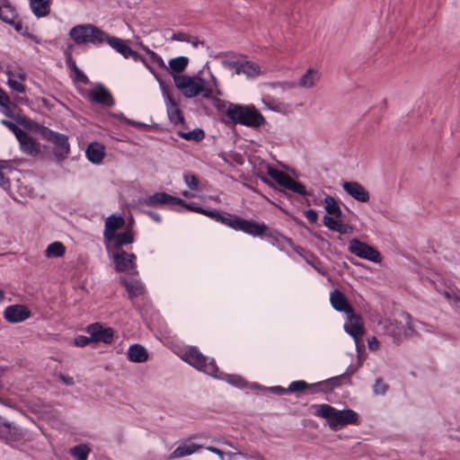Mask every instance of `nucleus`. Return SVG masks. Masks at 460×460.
I'll list each match as a JSON object with an SVG mask.
<instances>
[{
  "label": "nucleus",
  "mask_w": 460,
  "mask_h": 460,
  "mask_svg": "<svg viewBox=\"0 0 460 460\" xmlns=\"http://www.w3.org/2000/svg\"><path fill=\"white\" fill-rule=\"evenodd\" d=\"M214 107L225 125H242L259 128L267 124L265 117L253 104L234 103L223 99H215Z\"/></svg>",
  "instance_id": "1"
},
{
  "label": "nucleus",
  "mask_w": 460,
  "mask_h": 460,
  "mask_svg": "<svg viewBox=\"0 0 460 460\" xmlns=\"http://www.w3.org/2000/svg\"><path fill=\"white\" fill-rule=\"evenodd\" d=\"M68 35L76 45L87 43L101 45L103 42H107L109 46L122 55L123 58L129 51L128 40L111 36L92 23L75 25L70 29Z\"/></svg>",
  "instance_id": "2"
},
{
  "label": "nucleus",
  "mask_w": 460,
  "mask_h": 460,
  "mask_svg": "<svg viewBox=\"0 0 460 460\" xmlns=\"http://www.w3.org/2000/svg\"><path fill=\"white\" fill-rule=\"evenodd\" d=\"M311 408L315 409L316 417L326 420L329 428L333 431H338L347 425L359 424L358 414L350 408L338 410L327 403L313 404Z\"/></svg>",
  "instance_id": "3"
},
{
  "label": "nucleus",
  "mask_w": 460,
  "mask_h": 460,
  "mask_svg": "<svg viewBox=\"0 0 460 460\" xmlns=\"http://www.w3.org/2000/svg\"><path fill=\"white\" fill-rule=\"evenodd\" d=\"M188 211L204 215L216 222L225 225L234 231L244 232L248 219L234 213L213 208H204L195 201H189Z\"/></svg>",
  "instance_id": "4"
},
{
  "label": "nucleus",
  "mask_w": 460,
  "mask_h": 460,
  "mask_svg": "<svg viewBox=\"0 0 460 460\" xmlns=\"http://www.w3.org/2000/svg\"><path fill=\"white\" fill-rule=\"evenodd\" d=\"M188 211L204 215L216 222L225 225L234 231L244 232L248 219L234 213L213 208H204L195 201H189Z\"/></svg>",
  "instance_id": "5"
},
{
  "label": "nucleus",
  "mask_w": 460,
  "mask_h": 460,
  "mask_svg": "<svg viewBox=\"0 0 460 460\" xmlns=\"http://www.w3.org/2000/svg\"><path fill=\"white\" fill-rule=\"evenodd\" d=\"M243 233L253 237L265 238L271 245L277 246L280 251L284 250L283 242L287 243L292 249L296 246L292 238L283 234L278 229L268 226L264 222H259L252 218L248 219Z\"/></svg>",
  "instance_id": "6"
},
{
  "label": "nucleus",
  "mask_w": 460,
  "mask_h": 460,
  "mask_svg": "<svg viewBox=\"0 0 460 460\" xmlns=\"http://www.w3.org/2000/svg\"><path fill=\"white\" fill-rule=\"evenodd\" d=\"M188 203L189 201L165 191H157L146 198H139L137 199V205L140 206H147L155 208L169 207L171 209L180 213L187 210Z\"/></svg>",
  "instance_id": "7"
},
{
  "label": "nucleus",
  "mask_w": 460,
  "mask_h": 460,
  "mask_svg": "<svg viewBox=\"0 0 460 460\" xmlns=\"http://www.w3.org/2000/svg\"><path fill=\"white\" fill-rule=\"evenodd\" d=\"M382 333L393 338L395 345H400L404 340L412 336H420V333L414 329L411 323L406 326L396 319L385 318L378 322Z\"/></svg>",
  "instance_id": "8"
},
{
  "label": "nucleus",
  "mask_w": 460,
  "mask_h": 460,
  "mask_svg": "<svg viewBox=\"0 0 460 460\" xmlns=\"http://www.w3.org/2000/svg\"><path fill=\"white\" fill-rule=\"evenodd\" d=\"M37 127V132L42 137V138L51 142L54 145L53 155H55L57 161L62 162L66 159L70 153L68 137L65 134L54 131L44 125Z\"/></svg>",
  "instance_id": "9"
},
{
  "label": "nucleus",
  "mask_w": 460,
  "mask_h": 460,
  "mask_svg": "<svg viewBox=\"0 0 460 460\" xmlns=\"http://www.w3.org/2000/svg\"><path fill=\"white\" fill-rule=\"evenodd\" d=\"M156 80L162 91L163 97L167 108V116L169 120L174 125H181L182 128H188L182 111L179 108L178 101L172 96L171 88L162 78Z\"/></svg>",
  "instance_id": "10"
},
{
  "label": "nucleus",
  "mask_w": 460,
  "mask_h": 460,
  "mask_svg": "<svg viewBox=\"0 0 460 460\" xmlns=\"http://www.w3.org/2000/svg\"><path fill=\"white\" fill-rule=\"evenodd\" d=\"M208 82L199 75L190 76L183 75L174 76V85L187 99L195 98L200 95L203 87H206Z\"/></svg>",
  "instance_id": "11"
},
{
  "label": "nucleus",
  "mask_w": 460,
  "mask_h": 460,
  "mask_svg": "<svg viewBox=\"0 0 460 460\" xmlns=\"http://www.w3.org/2000/svg\"><path fill=\"white\" fill-rule=\"evenodd\" d=\"M133 217L130 218L128 224L123 231L114 234L110 238L103 240L107 251L110 252H121L125 251L123 246L131 244L135 242V233L133 231Z\"/></svg>",
  "instance_id": "12"
},
{
  "label": "nucleus",
  "mask_w": 460,
  "mask_h": 460,
  "mask_svg": "<svg viewBox=\"0 0 460 460\" xmlns=\"http://www.w3.org/2000/svg\"><path fill=\"white\" fill-rule=\"evenodd\" d=\"M348 250L351 254L374 263H381L383 260L382 254L376 248L357 237L349 240Z\"/></svg>",
  "instance_id": "13"
},
{
  "label": "nucleus",
  "mask_w": 460,
  "mask_h": 460,
  "mask_svg": "<svg viewBox=\"0 0 460 460\" xmlns=\"http://www.w3.org/2000/svg\"><path fill=\"white\" fill-rule=\"evenodd\" d=\"M111 258L116 272H123L133 276L138 274L137 269V256L133 252H128L126 251L112 252Z\"/></svg>",
  "instance_id": "14"
},
{
  "label": "nucleus",
  "mask_w": 460,
  "mask_h": 460,
  "mask_svg": "<svg viewBox=\"0 0 460 460\" xmlns=\"http://www.w3.org/2000/svg\"><path fill=\"white\" fill-rule=\"evenodd\" d=\"M347 321L344 323L345 332L352 337L356 343L357 350H361L360 341L365 334L364 321L359 314H357L355 310L348 313Z\"/></svg>",
  "instance_id": "15"
},
{
  "label": "nucleus",
  "mask_w": 460,
  "mask_h": 460,
  "mask_svg": "<svg viewBox=\"0 0 460 460\" xmlns=\"http://www.w3.org/2000/svg\"><path fill=\"white\" fill-rule=\"evenodd\" d=\"M24 430L0 416V440L7 445L19 442L24 438Z\"/></svg>",
  "instance_id": "16"
},
{
  "label": "nucleus",
  "mask_w": 460,
  "mask_h": 460,
  "mask_svg": "<svg viewBox=\"0 0 460 460\" xmlns=\"http://www.w3.org/2000/svg\"><path fill=\"white\" fill-rule=\"evenodd\" d=\"M85 332L92 336L94 343L111 344L113 342L115 331L111 327L105 326L101 322L89 324L85 328Z\"/></svg>",
  "instance_id": "17"
},
{
  "label": "nucleus",
  "mask_w": 460,
  "mask_h": 460,
  "mask_svg": "<svg viewBox=\"0 0 460 460\" xmlns=\"http://www.w3.org/2000/svg\"><path fill=\"white\" fill-rule=\"evenodd\" d=\"M222 65L229 69H234V74H244L248 77H255L261 74V66L253 61L222 60Z\"/></svg>",
  "instance_id": "18"
},
{
  "label": "nucleus",
  "mask_w": 460,
  "mask_h": 460,
  "mask_svg": "<svg viewBox=\"0 0 460 460\" xmlns=\"http://www.w3.org/2000/svg\"><path fill=\"white\" fill-rule=\"evenodd\" d=\"M88 99L91 102L101 104L106 107H111L115 104V100L111 93L101 83L88 92Z\"/></svg>",
  "instance_id": "19"
},
{
  "label": "nucleus",
  "mask_w": 460,
  "mask_h": 460,
  "mask_svg": "<svg viewBox=\"0 0 460 460\" xmlns=\"http://www.w3.org/2000/svg\"><path fill=\"white\" fill-rule=\"evenodd\" d=\"M31 315L30 308L26 305L15 304L8 305L4 311V318L10 323H22Z\"/></svg>",
  "instance_id": "20"
},
{
  "label": "nucleus",
  "mask_w": 460,
  "mask_h": 460,
  "mask_svg": "<svg viewBox=\"0 0 460 460\" xmlns=\"http://www.w3.org/2000/svg\"><path fill=\"white\" fill-rule=\"evenodd\" d=\"M293 251L301 256L306 263L314 268L320 275L323 277H328V279L331 280L328 270L323 266V262L319 257L312 251L305 249L297 244L294 246Z\"/></svg>",
  "instance_id": "21"
},
{
  "label": "nucleus",
  "mask_w": 460,
  "mask_h": 460,
  "mask_svg": "<svg viewBox=\"0 0 460 460\" xmlns=\"http://www.w3.org/2000/svg\"><path fill=\"white\" fill-rule=\"evenodd\" d=\"M181 359L200 371L207 367L208 358L207 356L203 355L197 347L191 346L182 354Z\"/></svg>",
  "instance_id": "22"
},
{
  "label": "nucleus",
  "mask_w": 460,
  "mask_h": 460,
  "mask_svg": "<svg viewBox=\"0 0 460 460\" xmlns=\"http://www.w3.org/2000/svg\"><path fill=\"white\" fill-rule=\"evenodd\" d=\"M342 188L344 191L357 201L365 203L370 199L368 190L358 181H343Z\"/></svg>",
  "instance_id": "23"
},
{
  "label": "nucleus",
  "mask_w": 460,
  "mask_h": 460,
  "mask_svg": "<svg viewBox=\"0 0 460 460\" xmlns=\"http://www.w3.org/2000/svg\"><path fill=\"white\" fill-rule=\"evenodd\" d=\"M3 114L14 120L16 124L22 126L26 131H35L37 132L38 127L41 126V124L32 120L28 116L22 114V111H13V109L6 108L5 111H3Z\"/></svg>",
  "instance_id": "24"
},
{
  "label": "nucleus",
  "mask_w": 460,
  "mask_h": 460,
  "mask_svg": "<svg viewBox=\"0 0 460 460\" xmlns=\"http://www.w3.org/2000/svg\"><path fill=\"white\" fill-rule=\"evenodd\" d=\"M330 302L332 306L338 312L347 314L354 310L346 295L339 288H335L331 292Z\"/></svg>",
  "instance_id": "25"
},
{
  "label": "nucleus",
  "mask_w": 460,
  "mask_h": 460,
  "mask_svg": "<svg viewBox=\"0 0 460 460\" xmlns=\"http://www.w3.org/2000/svg\"><path fill=\"white\" fill-rule=\"evenodd\" d=\"M125 226V217L119 214H111L105 220L103 240L110 238L118 230L121 229Z\"/></svg>",
  "instance_id": "26"
},
{
  "label": "nucleus",
  "mask_w": 460,
  "mask_h": 460,
  "mask_svg": "<svg viewBox=\"0 0 460 460\" xmlns=\"http://www.w3.org/2000/svg\"><path fill=\"white\" fill-rule=\"evenodd\" d=\"M270 204H273L274 206H276L283 214L287 215L288 217H289L293 221L294 223L299 226V227H302V228H305L311 235H313L318 242H320L321 243H327V240L321 234H319L318 232H315L314 231L312 228H310L308 226H306V224L302 220L300 219L299 217L292 215L288 209H286L285 208H283L282 206H280L279 204L270 200L269 198L267 197H264Z\"/></svg>",
  "instance_id": "27"
},
{
  "label": "nucleus",
  "mask_w": 460,
  "mask_h": 460,
  "mask_svg": "<svg viewBox=\"0 0 460 460\" xmlns=\"http://www.w3.org/2000/svg\"><path fill=\"white\" fill-rule=\"evenodd\" d=\"M323 224L329 230L338 232L341 235L352 234L354 231V227L351 225L344 223L342 219H334L330 216H323Z\"/></svg>",
  "instance_id": "28"
},
{
  "label": "nucleus",
  "mask_w": 460,
  "mask_h": 460,
  "mask_svg": "<svg viewBox=\"0 0 460 460\" xmlns=\"http://www.w3.org/2000/svg\"><path fill=\"white\" fill-rule=\"evenodd\" d=\"M85 156L93 164H99L105 156V146L100 142L92 141L85 150Z\"/></svg>",
  "instance_id": "29"
},
{
  "label": "nucleus",
  "mask_w": 460,
  "mask_h": 460,
  "mask_svg": "<svg viewBox=\"0 0 460 460\" xmlns=\"http://www.w3.org/2000/svg\"><path fill=\"white\" fill-rule=\"evenodd\" d=\"M119 284L125 288L130 300L142 296L146 292L145 286L138 279L128 280L125 277H119Z\"/></svg>",
  "instance_id": "30"
},
{
  "label": "nucleus",
  "mask_w": 460,
  "mask_h": 460,
  "mask_svg": "<svg viewBox=\"0 0 460 460\" xmlns=\"http://www.w3.org/2000/svg\"><path fill=\"white\" fill-rule=\"evenodd\" d=\"M189 65V58L187 57H177L169 60V66H166L165 71H167L172 79L174 76H181Z\"/></svg>",
  "instance_id": "31"
},
{
  "label": "nucleus",
  "mask_w": 460,
  "mask_h": 460,
  "mask_svg": "<svg viewBox=\"0 0 460 460\" xmlns=\"http://www.w3.org/2000/svg\"><path fill=\"white\" fill-rule=\"evenodd\" d=\"M261 164H266L267 174L280 187L285 189L290 179L292 178L289 174L279 170L272 164H267L261 160Z\"/></svg>",
  "instance_id": "32"
},
{
  "label": "nucleus",
  "mask_w": 460,
  "mask_h": 460,
  "mask_svg": "<svg viewBox=\"0 0 460 460\" xmlns=\"http://www.w3.org/2000/svg\"><path fill=\"white\" fill-rule=\"evenodd\" d=\"M127 358L130 362L144 363L148 360L149 354L144 346L135 343L129 346Z\"/></svg>",
  "instance_id": "33"
},
{
  "label": "nucleus",
  "mask_w": 460,
  "mask_h": 460,
  "mask_svg": "<svg viewBox=\"0 0 460 460\" xmlns=\"http://www.w3.org/2000/svg\"><path fill=\"white\" fill-rule=\"evenodd\" d=\"M20 145L21 150L32 157L38 156L41 153L40 144L31 136H28L25 139H22Z\"/></svg>",
  "instance_id": "34"
},
{
  "label": "nucleus",
  "mask_w": 460,
  "mask_h": 460,
  "mask_svg": "<svg viewBox=\"0 0 460 460\" xmlns=\"http://www.w3.org/2000/svg\"><path fill=\"white\" fill-rule=\"evenodd\" d=\"M203 448L202 445L191 443V444H181L178 446L169 456V459L180 458L187 456H190L198 450Z\"/></svg>",
  "instance_id": "35"
},
{
  "label": "nucleus",
  "mask_w": 460,
  "mask_h": 460,
  "mask_svg": "<svg viewBox=\"0 0 460 460\" xmlns=\"http://www.w3.org/2000/svg\"><path fill=\"white\" fill-rule=\"evenodd\" d=\"M30 6L36 17H45L50 12V0H30Z\"/></svg>",
  "instance_id": "36"
},
{
  "label": "nucleus",
  "mask_w": 460,
  "mask_h": 460,
  "mask_svg": "<svg viewBox=\"0 0 460 460\" xmlns=\"http://www.w3.org/2000/svg\"><path fill=\"white\" fill-rule=\"evenodd\" d=\"M314 205H324V209L327 213L326 216L333 214V212L340 208V201L332 196L326 195L323 199H318L317 198L313 199Z\"/></svg>",
  "instance_id": "37"
},
{
  "label": "nucleus",
  "mask_w": 460,
  "mask_h": 460,
  "mask_svg": "<svg viewBox=\"0 0 460 460\" xmlns=\"http://www.w3.org/2000/svg\"><path fill=\"white\" fill-rule=\"evenodd\" d=\"M177 136L187 141L200 142L205 138V131L200 128H196L190 131L178 130Z\"/></svg>",
  "instance_id": "38"
},
{
  "label": "nucleus",
  "mask_w": 460,
  "mask_h": 460,
  "mask_svg": "<svg viewBox=\"0 0 460 460\" xmlns=\"http://www.w3.org/2000/svg\"><path fill=\"white\" fill-rule=\"evenodd\" d=\"M319 73L314 68H308L306 72L299 79V85L305 88H311L314 85L315 81L319 80Z\"/></svg>",
  "instance_id": "39"
},
{
  "label": "nucleus",
  "mask_w": 460,
  "mask_h": 460,
  "mask_svg": "<svg viewBox=\"0 0 460 460\" xmlns=\"http://www.w3.org/2000/svg\"><path fill=\"white\" fill-rule=\"evenodd\" d=\"M66 253V246L61 242H53L49 243L45 250V256L50 258H60Z\"/></svg>",
  "instance_id": "40"
},
{
  "label": "nucleus",
  "mask_w": 460,
  "mask_h": 460,
  "mask_svg": "<svg viewBox=\"0 0 460 460\" xmlns=\"http://www.w3.org/2000/svg\"><path fill=\"white\" fill-rule=\"evenodd\" d=\"M322 386L321 393L324 394H328L333 392V390L337 387L341 386L342 385V376H336L330 378H327L326 380L321 381Z\"/></svg>",
  "instance_id": "41"
},
{
  "label": "nucleus",
  "mask_w": 460,
  "mask_h": 460,
  "mask_svg": "<svg viewBox=\"0 0 460 460\" xmlns=\"http://www.w3.org/2000/svg\"><path fill=\"white\" fill-rule=\"evenodd\" d=\"M285 190L296 193L302 197L313 196L312 191L306 190L305 184L299 181L291 178Z\"/></svg>",
  "instance_id": "42"
},
{
  "label": "nucleus",
  "mask_w": 460,
  "mask_h": 460,
  "mask_svg": "<svg viewBox=\"0 0 460 460\" xmlns=\"http://www.w3.org/2000/svg\"><path fill=\"white\" fill-rule=\"evenodd\" d=\"M91 448L86 444H78L69 449V454L75 460H87Z\"/></svg>",
  "instance_id": "43"
},
{
  "label": "nucleus",
  "mask_w": 460,
  "mask_h": 460,
  "mask_svg": "<svg viewBox=\"0 0 460 460\" xmlns=\"http://www.w3.org/2000/svg\"><path fill=\"white\" fill-rule=\"evenodd\" d=\"M222 380L226 381L229 385L239 389H244L248 385V381L242 376L236 374L225 373Z\"/></svg>",
  "instance_id": "44"
},
{
  "label": "nucleus",
  "mask_w": 460,
  "mask_h": 460,
  "mask_svg": "<svg viewBox=\"0 0 460 460\" xmlns=\"http://www.w3.org/2000/svg\"><path fill=\"white\" fill-rule=\"evenodd\" d=\"M0 107L2 112L3 111H5L6 108L13 109V112L15 111H22L14 100L11 101L10 96L4 90L0 93Z\"/></svg>",
  "instance_id": "45"
},
{
  "label": "nucleus",
  "mask_w": 460,
  "mask_h": 460,
  "mask_svg": "<svg viewBox=\"0 0 460 460\" xmlns=\"http://www.w3.org/2000/svg\"><path fill=\"white\" fill-rule=\"evenodd\" d=\"M200 371L218 380L223 379L225 375L224 372L219 371L214 358H211L209 362L207 361V367Z\"/></svg>",
  "instance_id": "46"
},
{
  "label": "nucleus",
  "mask_w": 460,
  "mask_h": 460,
  "mask_svg": "<svg viewBox=\"0 0 460 460\" xmlns=\"http://www.w3.org/2000/svg\"><path fill=\"white\" fill-rule=\"evenodd\" d=\"M4 22L9 24L12 26L17 32L21 33L22 35V32L24 31V28L22 26V22L21 19H19V15L15 10V8L13 10V12L10 13L7 19H4Z\"/></svg>",
  "instance_id": "47"
},
{
  "label": "nucleus",
  "mask_w": 460,
  "mask_h": 460,
  "mask_svg": "<svg viewBox=\"0 0 460 460\" xmlns=\"http://www.w3.org/2000/svg\"><path fill=\"white\" fill-rule=\"evenodd\" d=\"M261 101L265 104V106L272 111L284 112L286 111L285 103L278 102L270 96L263 97Z\"/></svg>",
  "instance_id": "48"
},
{
  "label": "nucleus",
  "mask_w": 460,
  "mask_h": 460,
  "mask_svg": "<svg viewBox=\"0 0 460 460\" xmlns=\"http://www.w3.org/2000/svg\"><path fill=\"white\" fill-rule=\"evenodd\" d=\"M139 46L149 56L153 63H155L161 69H166L164 61L156 52L150 49L147 46H145L142 42L139 43Z\"/></svg>",
  "instance_id": "49"
},
{
  "label": "nucleus",
  "mask_w": 460,
  "mask_h": 460,
  "mask_svg": "<svg viewBox=\"0 0 460 460\" xmlns=\"http://www.w3.org/2000/svg\"><path fill=\"white\" fill-rule=\"evenodd\" d=\"M4 170L12 172L13 168L6 165H0V187L4 190L9 191L11 188V182L8 177L5 176Z\"/></svg>",
  "instance_id": "50"
},
{
  "label": "nucleus",
  "mask_w": 460,
  "mask_h": 460,
  "mask_svg": "<svg viewBox=\"0 0 460 460\" xmlns=\"http://www.w3.org/2000/svg\"><path fill=\"white\" fill-rule=\"evenodd\" d=\"M308 383L304 380L293 381L288 387V394L292 393H303L307 390Z\"/></svg>",
  "instance_id": "51"
},
{
  "label": "nucleus",
  "mask_w": 460,
  "mask_h": 460,
  "mask_svg": "<svg viewBox=\"0 0 460 460\" xmlns=\"http://www.w3.org/2000/svg\"><path fill=\"white\" fill-rule=\"evenodd\" d=\"M389 389V385L384 382L382 377H377L373 385V392L376 394H385Z\"/></svg>",
  "instance_id": "52"
},
{
  "label": "nucleus",
  "mask_w": 460,
  "mask_h": 460,
  "mask_svg": "<svg viewBox=\"0 0 460 460\" xmlns=\"http://www.w3.org/2000/svg\"><path fill=\"white\" fill-rule=\"evenodd\" d=\"M70 76L72 77L75 83H82L84 84H90L89 78L85 75V74L78 67L75 70Z\"/></svg>",
  "instance_id": "53"
},
{
  "label": "nucleus",
  "mask_w": 460,
  "mask_h": 460,
  "mask_svg": "<svg viewBox=\"0 0 460 460\" xmlns=\"http://www.w3.org/2000/svg\"><path fill=\"white\" fill-rule=\"evenodd\" d=\"M185 183L190 190H196L199 187V179L195 174L185 173L184 176Z\"/></svg>",
  "instance_id": "54"
},
{
  "label": "nucleus",
  "mask_w": 460,
  "mask_h": 460,
  "mask_svg": "<svg viewBox=\"0 0 460 460\" xmlns=\"http://www.w3.org/2000/svg\"><path fill=\"white\" fill-rule=\"evenodd\" d=\"M64 56L66 58V65L70 74H72L75 70L78 68L76 66L75 60L73 58L72 53L69 49L64 50Z\"/></svg>",
  "instance_id": "55"
},
{
  "label": "nucleus",
  "mask_w": 460,
  "mask_h": 460,
  "mask_svg": "<svg viewBox=\"0 0 460 460\" xmlns=\"http://www.w3.org/2000/svg\"><path fill=\"white\" fill-rule=\"evenodd\" d=\"M92 342H93V341L92 340L91 335L89 337L85 336V335H77L73 340V344L75 346L80 347V348L85 347Z\"/></svg>",
  "instance_id": "56"
},
{
  "label": "nucleus",
  "mask_w": 460,
  "mask_h": 460,
  "mask_svg": "<svg viewBox=\"0 0 460 460\" xmlns=\"http://www.w3.org/2000/svg\"><path fill=\"white\" fill-rule=\"evenodd\" d=\"M7 85L14 92L18 93H24L26 92V86L12 78L7 79Z\"/></svg>",
  "instance_id": "57"
},
{
  "label": "nucleus",
  "mask_w": 460,
  "mask_h": 460,
  "mask_svg": "<svg viewBox=\"0 0 460 460\" xmlns=\"http://www.w3.org/2000/svg\"><path fill=\"white\" fill-rule=\"evenodd\" d=\"M14 7L11 4L9 0H2L0 4V20L4 22V19H7L9 15H3L4 12H9L11 13Z\"/></svg>",
  "instance_id": "58"
},
{
  "label": "nucleus",
  "mask_w": 460,
  "mask_h": 460,
  "mask_svg": "<svg viewBox=\"0 0 460 460\" xmlns=\"http://www.w3.org/2000/svg\"><path fill=\"white\" fill-rule=\"evenodd\" d=\"M11 132L13 133L19 144L21 143L22 139H25L28 136H30V131H26L25 128L22 129L17 125L14 126Z\"/></svg>",
  "instance_id": "59"
},
{
  "label": "nucleus",
  "mask_w": 460,
  "mask_h": 460,
  "mask_svg": "<svg viewBox=\"0 0 460 460\" xmlns=\"http://www.w3.org/2000/svg\"><path fill=\"white\" fill-rule=\"evenodd\" d=\"M11 132L13 133L19 144L21 143L22 139H25L28 136H30V131H26L25 128L22 129L17 125L14 126Z\"/></svg>",
  "instance_id": "60"
},
{
  "label": "nucleus",
  "mask_w": 460,
  "mask_h": 460,
  "mask_svg": "<svg viewBox=\"0 0 460 460\" xmlns=\"http://www.w3.org/2000/svg\"><path fill=\"white\" fill-rule=\"evenodd\" d=\"M304 216L310 224H315L318 220V213L315 209L310 208L304 211Z\"/></svg>",
  "instance_id": "61"
},
{
  "label": "nucleus",
  "mask_w": 460,
  "mask_h": 460,
  "mask_svg": "<svg viewBox=\"0 0 460 460\" xmlns=\"http://www.w3.org/2000/svg\"><path fill=\"white\" fill-rule=\"evenodd\" d=\"M172 40L189 42L190 35L182 31L174 32L171 38Z\"/></svg>",
  "instance_id": "62"
},
{
  "label": "nucleus",
  "mask_w": 460,
  "mask_h": 460,
  "mask_svg": "<svg viewBox=\"0 0 460 460\" xmlns=\"http://www.w3.org/2000/svg\"><path fill=\"white\" fill-rule=\"evenodd\" d=\"M267 392H270L277 395H283V394H288V387L285 388L280 385L267 387Z\"/></svg>",
  "instance_id": "63"
},
{
  "label": "nucleus",
  "mask_w": 460,
  "mask_h": 460,
  "mask_svg": "<svg viewBox=\"0 0 460 460\" xmlns=\"http://www.w3.org/2000/svg\"><path fill=\"white\" fill-rule=\"evenodd\" d=\"M109 116L119 119V121L128 125L131 119L127 118L122 112H112L109 111Z\"/></svg>",
  "instance_id": "64"
}]
</instances>
